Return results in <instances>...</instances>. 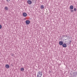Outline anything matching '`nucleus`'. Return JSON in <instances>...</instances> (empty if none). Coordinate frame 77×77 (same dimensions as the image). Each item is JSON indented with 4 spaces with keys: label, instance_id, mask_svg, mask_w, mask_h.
<instances>
[{
    "label": "nucleus",
    "instance_id": "obj_13",
    "mask_svg": "<svg viewBox=\"0 0 77 77\" xmlns=\"http://www.w3.org/2000/svg\"><path fill=\"white\" fill-rule=\"evenodd\" d=\"M72 42V41L70 40L69 42V44H71V43Z\"/></svg>",
    "mask_w": 77,
    "mask_h": 77
},
{
    "label": "nucleus",
    "instance_id": "obj_3",
    "mask_svg": "<svg viewBox=\"0 0 77 77\" xmlns=\"http://www.w3.org/2000/svg\"><path fill=\"white\" fill-rule=\"evenodd\" d=\"M59 44L60 45H62L63 44V41H60L59 42Z\"/></svg>",
    "mask_w": 77,
    "mask_h": 77
},
{
    "label": "nucleus",
    "instance_id": "obj_18",
    "mask_svg": "<svg viewBox=\"0 0 77 77\" xmlns=\"http://www.w3.org/2000/svg\"><path fill=\"white\" fill-rule=\"evenodd\" d=\"M68 36L67 35H65V37L66 38V37H67Z\"/></svg>",
    "mask_w": 77,
    "mask_h": 77
},
{
    "label": "nucleus",
    "instance_id": "obj_11",
    "mask_svg": "<svg viewBox=\"0 0 77 77\" xmlns=\"http://www.w3.org/2000/svg\"><path fill=\"white\" fill-rule=\"evenodd\" d=\"M24 70V69L23 68H21L20 69V71H23Z\"/></svg>",
    "mask_w": 77,
    "mask_h": 77
},
{
    "label": "nucleus",
    "instance_id": "obj_19",
    "mask_svg": "<svg viewBox=\"0 0 77 77\" xmlns=\"http://www.w3.org/2000/svg\"><path fill=\"white\" fill-rule=\"evenodd\" d=\"M14 54H11L12 56H14Z\"/></svg>",
    "mask_w": 77,
    "mask_h": 77
},
{
    "label": "nucleus",
    "instance_id": "obj_4",
    "mask_svg": "<svg viewBox=\"0 0 77 77\" xmlns=\"http://www.w3.org/2000/svg\"><path fill=\"white\" fill-rule=\"evenodd\" d=\"M5 67L6 68H7V69H8V68H10L9 67V65L8 64H6L5 65Z\"/></svg>",
    "mask_w": 77,
    "mask_h": 77
},
{
    "label": "nucleus",
    "instance_id": "obj_1",
    "mask_svg": "<svg viewBox=\"0 0 77 77\" xmlns=\"http://www.w3.org/2000/svg\"><path fill=\"white\" fill-rule=\"evenodd\" d=\"M37 77H41L42 75V72L39 71L37 73Z\"/></svg>",
    "mask_w": 77,
    "mask_h": 77
},
{
    "label": "nucleus",
    "instance_id": "obj_5",
    "mask_svg": "<svg viewBox=\"0 0 77 77\" xmlns=\"http://www.w3.org/2000/svg\"><path fill=\"white\" fill-rule=\"evenodd\" d=\"M23 17H26V16L27 15V13H23Z\"/></svg>",
    "mask_w": 77,
    "mask_h": 77
},
{
    "label": "nucleus",
    "instance_id": "obj_10",
    "mask_svg": "<svg viewBox=\"0 0 77 77\" xmlns=\"http://www.w3.org/2000/svg\"><path fill=\"white\" fill-rule=\"evenodd\" d=\"M4 9L6 11H8V8L7 7H5V8Z\"/></svg>",
    "mask_w": 77,
    "mask_h": 77
},
{
    "label": "nucleus",
    "instance_id": "obj_6",
    "mask_svg": "<svg viewBox=\"0 0 77 77\" xmlns=\"http://www.w3.org/2000/svg\"><path fill=\"white\" fill-rule=\"evenodd\" d=\"M62 46H63V47H64V48L66 47H67L66 44H65V43L63 44L62 45Z\"/></svg>",
    "mask_w": 77,
    "mask_h": 77
},
{
    "label": "nucleus",
    "instance_id": "obj_12",
    "mask_svg": "<svg viewBox=\"0 0 77 77\" xmlns=\"http://www.w3.org/2000/svg\"><path fill=\"white\" fill-rule=\"evenodd\" d=\"M74 10L75 11H75H77V9H76V8H74Z\"/></svg>",
    "mask_w": 77,
    "mask_h": 77
},
{
    "label": "nucleus",
    "instance_id": "obj_15",
    "mask_svg": "<svg viewBox=\"0 0 77 77\" xmlns=\"http://www.w3.org/2000/svg\"><path fill=\"white\" fill-rule=\"evenodd\" d=\"M67 39H70V38H69V36H67Z\"/></svg>",
    "mask_w": 77,
    "mask_h": 77
},
{
    "label": "nucleus",
    "instance_id": "obj_20",
    "mask_svg": "<svg viewBox=\"0 0 77 77\" xmlns=\"http://www.w3.org/2000/svg\"><path fill=\"white\" fill-rule=\"evenodd\" d=\"M76 74L77 75V72L76 73Z\"/></svg>",
    "mask_w": 77,
    "mask_h": 77
},
{
    "label": "nucleus",
    "instance_id": "obj_21",
    "mask_svg": "<svg viewBox=\"0 0 77 77\" xmlns=\"http://www.w3.org/2000/svg\"><path fill=\"white\" fill-rule=\"evenodd\" d=\"M65 40H66V39H65Z\"/></svg>",
    "mask_w": 77,
    "mask_h": 77
},
{
    "label": "nucleus",
    "instance_id": "obj_8",
    "mask_svg": "<svg viewBox=\"0 0 77 77\" xmlns=\"http://www.w3.org/2000/svg\"><path fill=\"white\" fill-rule=\"evenodd\" d=\"M40 8H41V9H44V5H41V6H40Z\"/></svg>",
    "mask_w": 77,
    "mask_h": 77
},
{
    "label": "nucleus",
    "instance_id": "obj_7",
    "mask_svg": "<svg viewBox=\"0 0 77 77\" xmlns=\"http://www.w3.org/2000/svg\"><path fill=\"white\" fill-rule=\"evenodd\" d=\"M28 4H29V5H31V4H32V1H30V0L28 1Z\"/></svg>",
    "mask_w": 77,
    "mask_h": 77
},
{
    "label": "nucleus",
    "instance_id": "obj_9",
    "mask_svg": "<svg viewBox=\"0 0 77 77\" xmlns=\"http://www.w3.org/2000/svg\"><path fill=\"white\" fill-rule=\"evenodd\" d=\"M70 9H74V7L72 5H71L70 7Z\"/></svg>",
    "mask_w": 77,
    "mask_h": 77
},
{
    "label": "nucleus",
    "instance_id": "obj_2",
    "mask_svg": "<svg viewBox=\"0 0 77 77\" xmlns=\"http://www.w3.org/2000/svg\"><path fill=\"white\" fill-rule=\"evenodd\" d=\"M25 22L26 24H30V22L29 20H26V21Z\"/></svg>",
    "mask_w": 77,
    "mask_h": 77
},
{
    "label": "nucleus",
    "instance_id": "obj_16",
    "mask_svg": "<svg viewBox=\"0 0 77 77\" xmlns=\"http://www.w3.org/2000/svg\"><path fill=\"white\" fill-rule=\"evenodd\" d=\"M2 29V25H0V29Z\"/></svg>",
    "mask_w": 77,
    "mask_h": 77
},
{
    "label": "nucleus",
    "instance_id": "obj_14",
    "mask_svg": "<svg viewBox=\"0 0 77 77\" xmlns=\"http://www.w3.org/2000/svg\"><path fill=\"white\" fill-rule=\"evenodd\" d=\"M6 1L7 2H9L10 1V0H6Z\"/></svg>",
    "mask_w": 77,
    "mask_h": 77
},
{
    "label": "nucleus",
    "instance_id": "obj_17",
    "mask_svg": "<svg viewBox=\"0 0 77 77\" xmlns=\"http://www.w3.org/2000/svg\"><path fill=\"white\" fill-rule=\"evenodd\" d=\"M71 11H72V12H74V10H71Z\"/></svg>",
    "mask_w": 77,
    "mask_h": 77
}]
</instances>
